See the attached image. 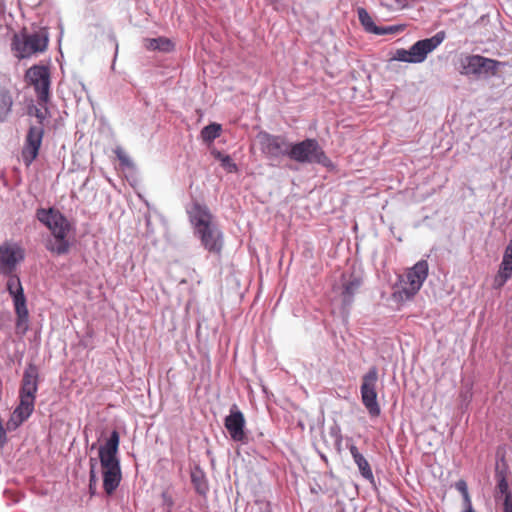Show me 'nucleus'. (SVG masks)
Wrapping results in <instances>:
<instances>
[{
    "mask_svg": "<svg viewBox=\"0 0 512 512\" xmlns=\"http://www.w3.org/2000/svg\"><path fill=\"white\" fill-rule=\"evenodd\" d=\"M36 218L51 232L45 241L46 250L57 256L69 253L71 242L68 239V233L71 230V224L68 219L54 208L37 209Z\"/></svg>",
    "mask_w": 512,
    "mask_h": 512,
    "instance_id": "1",
    "label": "nucleus"
},
{
    "mask_svg": "<svg viewBox=\"0 0 512 512\" xmlns=\"http://www.w3.org/2000/svg\"><path fill=\"white\" fill-rule=\"evenodd\" d=\"M428 272L429 265L426 260L416 262L404 275L398 276V282L393 286L392 298L397 302L412 300L422 288Z\"/></svg>",
    "mask_w": 512,
    "mask_h": 512,
    "instance_id": "2",
    "label": "nucleus"
},
{
    "mask_svg": "<svg viewBox=\"0 0 512 512\" xmlns=\"http://www.w3.org/2000/svg\"><path fill=\"white\" fill-rule=\"evenodd\" d=\"M290 160L300 164H318L326 168L333 165L331 159L315 138H305L302 141L292 142Z\"/></svg>",
    "mask_w": 512,
    "mask_h": 512,
    "instance_id": "3",
    "label": "nucleus"
},
{
    "mask_svg": "<svg viewBox=\"0 0 512 512\" xmlns=\"http://www.w3.org/2000/svg\"><path fill=\"white\" fill-rule=\"evenodd\" d=\"M500 66H504V63L478 54H473L461 58L459 72L461 75L475 79H489L497 74Z\"/></svg>",
    "mask_w": 512,
    "mask_h": 512,
    "instance_id": "4",
    "label": "nucleus"
},
{
    "mask_svg": "<svg viewBox=\"0 0 512 512\" xmlns=\"http://www.w3.org/2000/svg\"><path fill=\"white\" fill-rule=\"evenodd\" d=\"M49 41V35L46 28H41L32 33H25L21 36H14L12 49L15 56L19 59L30 57L32 54L46 50Z\"/></svg>",
    "mask_w": 512,
    "mask_h": 512,
    "instance_id": "5",
    "label": "nucleus"
},
{
    "mask_svg": "<svg viewBox=\"0 0 512 512\" xmlns=\"http://www.w3.org/2000/svg\"><path fill=\"white\" fill-rule=\"evenodd\" d=\"M256 138L262 154L271 163L278 164L284 157L290 159V147L292 142H290L286 136L261 131L257 134Z\"/></svg>",
    "mask_w": 512,
    "mask_h": 512,
    "instance_id": "6",
    "label": "nucleus"
},
{
    "mask_svg": "<svg viewBox=\"0 0 512 512\" xmlns=\"http://www.w3.org/2000/svg\"><path fill=\"white\" fill-rule=\"evenodd\" d=\"M378 381V371L376 367H371L362 377L360 386L361 400L367 409L370 417H378L381 413L380 405L377 401L376 384Z\"/></svg>",
    "mask_w": 512,
    "mask_h": 512,
    "instance_id": "7",
    "label": "nucleus"
},
{
    "mask_svg": "<svg viewBox=\"0 0 512 512\" xmlns=\"http://www.w3.org/2000/svg\"><path fill=\"white\" fill-rule=\"evenodd\" d=\"M245 425L246 420L244 414L236 404H233L229 409V414L224 419V426L232 441L248 444L253 440L245 431Z\"/></svg>",
    "mask_w": 512,
    "mask_h": 512,
    "instance_id": "8",
    "label": "nucleus"
},
{
    "mask_svg": "<svg viewBox=\"0 0 512 512\" xmlns=\"http://www.w3.org/2000/svg\"><path fill=\"white\" fill-rule=\"evenodd\" d=\"M26 77L34 86L40 105L46 104L50 97V71L43 65H34L26 72Z\"/></svg>",
    "mask_w": 512,
    "mask_h": 512,
    "instance_id": "9",
    "label": "nucleus"
},
{
    "mask_svg": "<svg viewBox=\"0 0 512 512\" xmlns=\"http://www.w3.org/2000/svg\"><path fill=\"white\" fill-rule=\"evenodd\" d=\"M25 258V252L17 243L4 242L0 245V274L15 272Z\"/></svg>",
    "mask_w": 512,
    "mask_h": 512,
    "instance_id": "10",
    "label": "nucleus"
},
{
    "mask_svg": "<svg viewBox=\"0 0 512 512\" xmlns=\"http://www.w3.org/2000/svg\"><path fill=\"white\" fill-rule=\"evenodd\" d=\"M201 245L212 254H220L223 248V233L217 224L212 223L194 232Z\"/></svg>",
    "mask_w": 512,
    "mask_h": 512,
    "instance_id": "11",
    "label": "nucleus"
},
{
    "mask_svg": "<svg viewBox=\"0 0 512 512\" xmlns=\"http://www.w3.org/2000/svg\"><path fill=\"white\" fill-rule=\"evenodd\" d=\"M43 135L44 125H30L22 151L23 159L28 165L37 158L43 140Z\"/></svg>",
    "mask_w": 512,
    "mask_h": 512,
    "instance_id": "12",
    "label": "nucleus"
},
{
    "mask_svg": "<svg viewBox=\"0 0 512 512\" xmlns=\"http://www.w3.org/2000/svg\"><path fill=\"white\" fill-rule=\"evenodd\" d=\"M120 435L113 430L103 445L99 447V462L101 467L120 466L119 452Z\"/></svg>",
    "mask_w": 512,
    "mask_h": 512,
    "instance_id": "13",
    "label": "nucleus"
},
{
    "mask_svg": "<svg viewBox=\"0 0 512 512\" xmlns=\"http://www.w3.org/2000/svg\"><path fill=\"white\" fill-rule=\"evenodd\" d=\"M445 37V32L439 31L430 38H425L415 42L409 48L413 63H422L427 58V55L445 40Z\"/></svg>",
    "mask_w": 512,
    "mask_h": 512,
    "instance_id": "14",
    "label": "nucleus"
},
{
    "mask_svg": "<svg viewBox=\"0 0 512 512\" xmlns=\"http://www.w3.org/2000/svg\"><path fill=\"white\" fill-rule=\"evenodd\" d=\"M39 386V369L30 362L24 369L22 380L19 388V398L30 399L36 401V395Z\"/></svg>",
    "mask_w": 512,
    "mask_h": 512,
    "instance_id": "15",
    "label": "nucleus"
},
{
    "mask_svg": "<svg viewBox=\"0 0 512 512\" xmlns=\"http://www.w3.org/2000/svg\"><path fill=\"white\" fill-rule=\"evenodd\" d=\"M35 408V401L19 398L18 405L14 408L9 420L6 422L9 431L16 430L22 423L29 419Z\"/></svg>",
    "mask_w": 512,
    "mask_h": 512,
    "instance_id": "16",
    "label": "nucleus"
},
{
    "mask_svg": "<svg viewBox=\"0 0 512 512\" xmlns=\"http://www.w3.org/2000/svg\"><path fill=\"white\" fill-rule=\"evenodd\" d=\"M102 468L103 489L107 495H112L122 480L121 465Z\"/></svg>",
    "mask_w": 512,
    "mask_h": 512,
    "instance_id": "17",
    "label": "nucleus"
},
{
    "mask_svg": "<svg viewBox=\"0 0 512 512\" xmlns=\"http://www.w3.org/2000/svg\"><path fill=\"white\" fill-rule=\"evenodd\" d=\"M342 281H343V284H342L343 285V291H342L343 304L346 306H349L353 302L354 295L361 287L363 281L359 275H356L354 273H351L348 276L346 274H343Z\"/></svg>",
    "mask_w": 512,
    "mask_h": 512,
    "instance_id": "18",
    "label": "nucleus"
},
{
    "mask_svg": "<svg viewBox=\"0 0 512 512\" xmlns=\"http://www.w3.org/2000/svg\"><path fill=\"white\" fill-rule=\"evenodd\" d=\"M189 217L192 225L194 226V232L212 224V215L207 207L195 203L189 211Z\"/></svg>",
    "mask_w": 512,
    "mask_h": 512,
    "instance_id": "19",
    "label": "nucleus"
},
{
    "mask_svg": "<svg viewBox=\"0 0 512 512\" xmlns=\"http://www.w3.org/2000/svg\"><path fill=\"white\" fill-rule=\"evenodd\" d=\"M348 449L361 476L371 484H375V478L367 459L359 452L358 448L354 444L348 445Z\"/></svg>",
    "mask_w": 512,
    "mask_h": 512,
    "instance_id": "20",
    "label": "nucleus"
},
{
    "mask_svg": "<svg viewBox=\"0 0 512 512\" xmlns=\"http://www.w3.org/2000/svg\"><path fill=\"white\" fill-rule=\"evenodd\" d=\"M190 478L196 493L205 496L209 490V486L204 471L199 466H195L194 469L191 470Z\"/></svg>",
    "mask_w": 512,
    "mask_h": 512,
    "instance_id": "21",
    "label": "nucleus"
},
{
    "mask_svg": "<svg viewBox=\"0 0 512 512\" xmlns=\"http://www.w3.org/2000/svg\"><path fill=\"white\" fill-rule=\"evenodd\" d=\"M144 47L150 51L168 53L174 49V44L169 38L166 37L145 38Z\"/></svg>",
    "mask_w": 512,
    "mask_h": 512,
    "instance_id": "22",
    "label": "nucleus"
},
{
    "mask_svg": "<svg viewBox=\"0 0 512 512\" xmlns=\"http://www.w3.org/2000/svg\"><path fill=\"white\" fill-rule=\"evenodd\" d=\"M357 15L360 24L362 25L363 29L367 33L376 34L377 29L379 26H377L368 11L365 8L359 7L357 9Z\"/></svg>",
    "mask_w": 512,
    "mask_h": 512,
    "instance_id": "23",
    "label": "nucleus"
},
{
    "mask_svg": "<svg viewBox=\"0 0 512 512\" xmlns=\"http://www.w3.org/2000/svg\"><path fill=\"white\" fill-rule=\"evenodd\" d=\"M7 277L6 281V290L10 294L11 297L18 296L19 294L24 293V289L22 287L20 278L14 272L11 274H3Z\"/></svg>",
    "mask_w": 512,
    "mask_h": 512,
    "instance_id": "24",
    "label": "nucleus"
},
{
    "mask_svg": "<svg viewBox=\"0 0 512 512\" xmlns=\"http://www.w3.org/2000/svg\"><path fill=\"white\" fill-rule=\"evenodd\" d=\"M222 127L218 123H210L201 130V137L205 142H212L220 136Z\"/></svg>",
    "mask_w": 512,
    "mask_h": 512,
    "instance_id": "25",
    "label": "nucleus"
},
{
    "mask_svg": "<svg viewBox=\"0 0 512 512\" xmlns=\"http://www.w3.org/2000/svg\"><path fill=\"white\" fill-rule=\"evenodd\" d=\"M98 461L96 458L91 457L89 459V493L91 496L96 495V489H97V483H98V477L96 473V467H97Z\"/></svg>",
    "mask_w": 512,
    "mask_h": 512,
    "instance_id": "26",
    "label": "nucleus"
},
{
    "mask_svg": "<svg viewBox=\"0 0 512 512\" xmlns=\"http://www.w3.org/2000/svg\"><path fill=\"white\" fill-rule=\"evenodd\" d=\"M12 299L16 316L22 317L29 314L27 309V301L24 293L12 297Z\"/></svg>",
    "mask_w": 512,
    "mask_h": 512,
    "instance_id": "27",
    "label": "nucleus"
},
{
    "mask_svg": "<svg viewBox=\"0 0 512 512\" xmlns=\"http://www.w3.org/2000/svg\"><path fill=\"white\" fill-rule=\"evenodd\" d=\"M498 492L507 499L508 496L512 498V493L509 491L508 481L503 473H497V486Z\"/></svg>",
    "mask_w": 512,
    "mask_h": 512,
    "instance_id": "28",
    "label": "nucleus"
},
{
    "mask_svg": "<svg viewBox=\"0 0 512 512\" xmlns=\"http://www.w3.org/2000/svg\"><path fill=\"white\" fill-rule=\"evenodd\" d=\"M247 512H272L271 504L268 501L256 500L247 508Z\"/></svg>",
    "mask_w": 512,
    "mask_h": 512,
    "instance_id": "29",
    "label": "nucleus"
},
{
    "mask_svg": "<svg viewBox=\"0 0 512 512\" xmlns=\"http://www.w3.org/2000/svg\"><path fill=\"white\" fill-rule=\"evenodd\" d=\"M393 60L400 61V62H407V63H413L411 59V53L410 49L406 50L404 48H399L395 51L393 57Z\"/></svg>",
    "mask_w": 512,
    "mask_h": 512,
    "instance_id": "30",
    "label": "nucleus"
},
{
    "mask_svg": "<svg viewBox=\"0 0 512 512\" xmlns=\"http://www.w3.org/2000/svg\"><path fill=\"white\" fill-rule=\"evenodd\" d=\"M403 30L401 25L379 26L375 35L397 34Z\"/></svg>",
    "mask_w": 512,
    "mask_h": 512,
    "instance_id": "31",
    "label": "nucleus"
},
{
    "mask_svg": "<svg viewBox=\"0 0 512 512\" xmlns=\"http://www.w3.org/2000/svg\"><path fill=\"white\" fill-rule=\"evenodd\" d=\"M15 326L21 334H25L29 329V314L22 317L16 316Z\"/></svg>",
    "mask_w": 512,
    "mask_h": 512,
    "instance_id": "32",
    "label": "nucleus"
},
{
    "mask_svg": "<svg viewBox=\"0 0 512 512\" xmlns=\"http://www.w3.org/2000/svg\"><path fill=\"white\" fill-rule=\"evenodd\" d=\"M329 435L334 439L335 445L339 448L342 443L341 428L337 423L329 427Z\"/></svg>",
    "mask_w": 512,
    "mask_h": 512,
    "instance_id": "33",
    "label": "nucleus"
},
{
    "mask_svg": "<svg viewBox=\"0 0 512 512\" xmlns=\"http://www.w3.org/2000/svg\"><path fill=\"white\" fill-rule=\"evenodd\" d=\"M455 488L461 493L462 498H463V503L464 502L468 503L469 501H471V498H470V495L468 492L467 483L464 480L457 481L455 483Z\"/></svg>",
    "mask_w": 512,
    "mask_h": 512,
    "instance_id": "34",
    "label": "nucleus"
},
{
    "mask_svg": "<svg viewBox=\"0 0 512 512\" xmlns=\"http://www.w3.org/2000/svg\"><path fill=\"white\" fill-rule=\"evenodd\" d=\"M221 166L225 168L228 172H236L237 165L233 162L232 158L229 155L222 156L220 158Z\"/></svg>",
    "mask_w": 512,
    "mask_h": 512,
    "instance_id": "35",
    "label": "nucleus"
},
{
    "mask_svg": "<svg viewBox=\"0 0 512 512\" xmlns=\"http://www.w3.org/2000/svg\"><path fill=\"white\" fill-rule=\"evenodd\" d=\"M497 273L506 277L507 279H510L512 276V264L508 263L507 261H501Z\"/></svg>",
    "mask_w": 512,
    "mask_h": 512,
    "instance_id": "36",
    "label": "nucleus"
},
{
    "mask_svg": "<svg viewBox=\"0 0 512 512\" xmlns=\"http://www.w3.org/2000/svg\"><path fill=\"white\" fill-rule=\"evenodd\" d=\"M161 499H162V505L166 508V510L168 512H170L174 506L173 497L167 491H164L161 494Z\"/></svg>",
    "mask_w": 512,
    "mask_h": 512,
    "instance_id": "37",
    "label": "nucleus"
},
{
    "mask_svg": "<svg viewBox=\"0 0 512 512\" xmlns=\"http://www.w3.org/2000/svg\"><path fill=\"white\" fill-rule=\"evenodd\" d=\"M115 154L120 161V163L124 166H131L130 158L126 155V153L121 148L115 149Z\"/></svg>",
    "mask_w": 512,
    "mask_h": 512,
    "instance_id": "38",
    "label": "nucleus"
},
{
    "mask_svg": "<svg viewBox=\"0 0 512 512\" xmlns=\"http://www.w3.org/2000/svg\"><path fill=\"white\" fill-rule=\"evenodd\" d=\"M47 112H48L47 108H45V111H42L41 109L34 107V115L37 118L36 124L44 125V120L46 119Z\"/></svg>",
    "mask_w": 512,
    "mask_h": 512,
    "instance_id": "39",
    "label": "nucleus"
},
{
    "mask_svg": "<svg viewBox=\"0 0 512 512\" xmlns=\"http://www.w3.org/2000/svg\"><path fill=\"white\" fill-rule=\"evenodd\" d=\"M502 261H507L508 263L512 264V239L508 243V245L505 247Z\"/></svg>",
    "mask_w": 512,
    "mask_h": 512,
    "instance_id": "40",
    "label": "nucleus"
},
{
    "mask_svg": "<svg viewBox=\"0 0 512 512\" xmlns=\"http://www.w3.org/2000/svg\"><path fill=\"white\" fill-rule=\"evenodd\" d=\"M509 279H507L506 277L504 276H501L499 275L498 273L496 274L495 278H494V281H493V288L494 289H500L502 288L506 282L508 281Z\"/></svg>",
    "mask_w": 512,
    "mask_h": 512,
    "instance_id": "41",
    "label": "nucleus"
},
{
    "mask_svg": "<svg viewBox=\"0 0 512 512\" xmlns=\"http://www.w3.org/2000/svg\"><path fill=\"white\" fill-rule=\"evenodd\" d=\"M503 512H512V498L510 496L503 500Z\"/></svg>",
    "mask_w": 512,
    "mask_h": 512,
    "instance_id": "42",
    "label": "nucleus"
},
{
    "mask_svg": "<svg viewBox=\"0 0 512 512\" xmlns=\"http://www.w3.org/2000/svg\"><path fill=\"white\" fill-rule=\"evenodd\" d=\"M463 506H464V510L463 512H476L473 507H472V502L469 501L468 503L467 502H464L463 503Z\"/></svg>",
    "mask_w": 512,
    "mask_h": 512,
    "instance_id": "43",
    "label": "nucleus"
},
{
    "mask_svg": "<svg viewBox=\"0 0 512 512\" xmlns=\"http://www.w3.org/2000/svg\"><path fill=\"white\" fill-rule=\"evenodd\" d=\"M97 444L96 443H93L90 447L91 450H94L96 448Z\"/></svg>",
    "mask_w": 512,
    "mask_h": 512,
    "instance_id": "44",
    "label": "nucleus"
},
{
    "mask_svg": "<svg viewBox=\"0 0 512 512\" xmlns=\"http://www.w3.org/2000/svg\"><path fill=\"white\" fill-rule=\"evenodd\" d=\"M320 456H321V459H323L324 461H327V457H326V455L321 454Z\"/></svg>",
    "mask_w": 512,
    "mask_h": 512,
    "instance_id": "45",
    "label": "nucleus"
}]
</instances>
